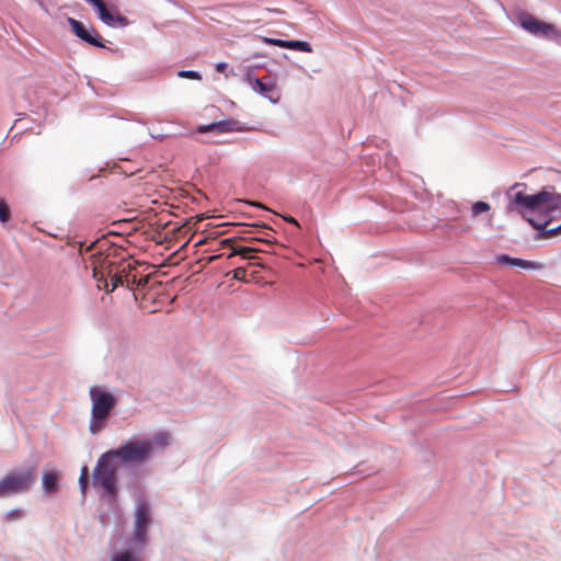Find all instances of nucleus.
I'll return each mask as SVG.
<instances>
[{
	"instance_id": "1",
	"label": "nucleus",
	"mask_w": 561,
	"mask_h": 561,
	"mask_svg": "<svg viewBox=\"0 0 561 561\" xmlns=\"http://www.w3.org/2000/svg\"><path fill=\"white\" fill-rule=\"evenodd\" d=\"M522 186L525 187L526 185L515 183L510 187L506 194L508 211H516L522 216L529 211L541 215L546 218L541 224H537L528 218L529 224L537 230H545L551 221L561 219V194L557 192L554 186H545L536 194L516 191V188Z\"/></svg>"
},
{
	"instance_id": "2",
	"label": "nucleus",
	"mask_w": 561,
	"mask_h": 561,
	"mask_svg": "<svg viewBox=\"0 0 561 561\" xmlns=\"http://www.w3.org/2000/svg\"><path fill=\"white\" fill-rule=\"evenodd\" d=\"M91 256V263L87 267H91L92 276L96 279L99 289L111 293L119 285H124V282L129 283L128 275L125 274V266L121 267L102 253L99 255L92 254Z\"/></svg>"
},
{
	"instance_id": "3",
	"label": "nucleus",
	"mask_w": 561,
	"mask_h": 561,
	"mask_svg": "<svg viewBox=\"0 0 561 561\" xmlns=\"http://www.w3.org/2000/svg\"><path fill=\"white\" fill-rule=\"evenodd\" d=\"M89 394L92 400L90 431L95 434L103 428L104 421L116 404V398L98 386L91 387Z\"/></svg>"
},
{
	"instance_id": "4",
	"label": "nucleus",
	"mask_w": 561,
	"mask_h": 561,
	"mask_svg": "<svg viewBox=\"0 0 561 561\" xmlns=\"http://www.w3.org/2000/svg\"><path fill=\"white\" fill-rule=\"evenodd\" d=\"M36 480V468L14 470L0 480V497H7L30 491Z\"/></svg>"
},
{
	"instance_id": "5",
	"label": "nucleus",
	"mask_w": 561,
	"mask_h": 561,
	"mask_svg": "<svg viewBox=\"0 0 561 561\" xmlns=\"http://www.w3.org/2000/svg\"><path fill=\"white\" fill-rule=\"evenodd\" d=\"M117 466L114 458L106 451L98 461L93 471V484L102 488L106 494L115 497L117 494Z\"/></svg>"
},
{
	"instance_id": "6",
	"label": "nucleus",
	"mask_w": 561,
	"mask_h": 561,
	"mask_svg": "<svg viewBox=\"0 0 561 561\" xmlns=\"http://www.w3.org/2000/svg\"><path fill=\"white\" fill-rule=\"evenodd\" d=\"M152 443L148 439L127 442L117 449L107 451L114 460L117 458L125 463L142 462L150 455Z\"/></svg>"
},
{
	"instance_id": "7",
	"label": "nucleus",
	"mask_w": 561,
	"mask_h": 561,
	"mask_svg": "<svg viewBox=\"0 0 561 561\" xmlns=\"http://www.w3.org/2000/svg\"><path fill=\"white\" fill-rule=\"evenodd\" d=\"M519 23L525 31L536 36H543L549 39H556L561 36V33L553 24L540 21L528 13L520 15Z\"/></svg>"
},
{
	"instance_id": "8",
	"label": "nucleus",
	"mask_w": 561,
	"mask_h": 561,
	"mask_svg": "<svg viewBox=\"0 0 561 561\" xmlns=\"http://www.w3.org/2000/svg\"><path fill=\"white\" fill-rule=\"evenodd\" d=\"M248 84L257 93L265 96L273 103H277L280 98L276 81L271 77L255 78L247 77Z\"/></svg>"
},
{
	"instance_id": "9",
	"label": "nucleus",
	"mask_w": 561,
	"mask_h": 561,
	"mask_svg": "<svg viewBox=\"0 0 561 561\" xmlns=\"http://www.w3.org/2000/svg\"><path fill=\"white\" fill-rule=\"evenodd\" d=\"M150 522V505L147 502H139L135 513V540L141 546L146 542Z\"/></svg>"
},
{
	"instance_id": "10",
	"label": "nucleus",
	"mask_w": 561,
	"mask_h": 561,
	"mask_svg": "<svg viewBox=\"0 0 561 561\" xmlns=\"http://www.w3.org/2000/svg\"><path fill=\"white\" fill-rule=\"evenodd\" d=\"M68 23L72 30V32L82 41L95 46V47H104V44L100 41L99 32L95 28L88 31L83 23L73 19L68 18Z\"/></svg>"
},
{
	"instance_id": "11",
	"label": "nucleus",
	"mask_w": 561,
	"mask_h": 561,
	"mask_svg": "<svg viewBox=\"0 0 561 561\" xmlns=\"http://www.w3.org/2000/svg\"><path fill=\"white\" fill-rule=\"evenodd\" d=\"M230 122H216L208 125H201L197 127L198 133H207V131H216V133H227L231 130Z\"/></svg>"
},
{
	"instance_id": "12",
	"label": "nucleus",
	"mask_w": 561,
	"mask_h": 561,
	"mask_svg": "<svg viewBox=\"0 0 561 561\" xmlns=\"http://www.w3.org/2000/svg\"><path fill=\"white\" fill-rule=\"evenodd\" d=\"M501 262L510 263L511 265L518 266L526 270H535L540 266V264L533 262V261H526L522 259H514L510 257L508 255H502L500 257Z\"/></svg>"
},
{
	"instance_id": "13",
	"label": "nucleus",
	"mask_w": 561,
	"mask_h": 561,
	"mask_svg": "<svg viewBox=\"0 0 561 561\" xmlns=\"http://www.w3.org/2000/svg\"><path fill=\"white\" fill-rule=\"evenodd\" d=\"M43 488L48 493H54L58 486V474L55 471L43 473Z\"/></svg>"
},
{
	"instance_id": "14",
	"label": "nucleus",
	"mask_w": 561,
	"mask_h": 561,
	"mask_svg": "<svg viewBox=\"0 0 561 561\" xmlns=\"http://www.w3.org/2000/svg\"><path fill=\"white\" fill-rule=\"evenodd\" d=\"M254 252H257V249L250 248V247H234V248H232V252L229 255V257H231L233 255H240L243 259H249V260L250 259H255V256L251 255Z\"/></svg>"
},
{
	"instance_id": "15",
	"label": "nucleus",
	"mask_w": 561,
	"mask_h": 561,
	"mask_svg": "<svg viewBox=\"0 0 561 561\" xmlns=\"http://www.w3.org/2000/svg\"><path fill=\"white\" fill-rule=\"evenodd\" d=\"M490 209H491V206L489 203L483 202V201L474 202L471 206V216H472V218H476L483 213H488Z\"/></svg>"
},
{
	"instance_id": "16",
	"label": "nucleus",
	"mask_w": 561,
	"mask_h": 561,
	"mask_svg": "<svg viewBox=\"0 0 561 561\" xmlns=\"http://www.w3.org/2000/svg\"><path fill=\"white\" fill-rule=\"evenodd\" d=\"M287 48L300 50V51H305V53H310L312 50L309 43L301 42V41H289Z\"/></svg>"
},
{
	"instance_id": "17",
	"label": "nucleus",
	"mask_w": 561,
	"mask_h": 561,
	"mask_svg": "<svg viewBox=\"0 0 561 561\" xmlns=\"http://www.w3.org/2000/svg\"><path fill=\"white\" fill-rule=\"evenodd\" d=\"M88 480H89V468L87 466H83L81 468V473L79 478V484L80 489L83 495H85L87 488H88Z\"/></svg>"
},
{
	"instance_id": "18",
	"label": "nucleus",
	"mask_w": 561,
	"mask_h": 561,
	"mask_svg": "<svg viewBox=\"0 0 561 561\" xmlns=\"http://www.w3.org/2000/svg\"><path fill=\"white\" fill-rule=\"evenodd\" d=\"M11 218V211L5 201H0V221L5 224Z\"/></svg>"
},
{
	"instance_id": "19",
	"label": "nucleus",
	"mask_w": 561,
	"mask_h": 561,
	"mask_svg": "<svg viewBox=\"0 0 561 561\" xmlns=\"http://www.w3.org/2000/svg\"><path fill=\"white\" fill-rule=\"evenodd\" d=\"M24 512L21 508H13L7 512L4 518L7 522L12 523L23 518Z\"/></svg>"
},
{
	"instance_id": "20",
	"label": "nucleus",
	"mask_w": 561,
	"mask_h": 561,
	"mask_svg": "<svg viewBox=\"0 0 561 561\" xmlns=\"http://www.w3.org/2000/svg\"><path fill=\"white\" fill-rule=\"evenodd\" d=\"M112 561H136V557L128 550L115 553L111 558Z\"/></svg>"
},
{
	"instance_id": "21",
	"label": "nucleus",
	"mask_w": 561,
	"mask_h": 561,
	"mask_svg": "<svg viewBox=\"0 0 561 561\" xmlns=\"http://www.w3.org/2000/svg\"><path fill=\"white\" fill-rule=\"evenodd\" d=\"M232 277L237 280H240V282H249L248 279V272H247V268L244 267H237L233 270L232 272Z\"/></svg>"
},
{
	"instance_id": "22",
	"label": "nucleus",
	"mask_w": 561,
	"mask_h": 561,
	"mask_svg": "<svg viewBox=\"0 0 561 561\" xmlns=\"http://www.w3.org/2000/svg\"><path fill=\"white\" fill-rule=\"evenodd\" d=\"M178 76L180 78L193 79V80H199L202 78L198 72L193 71V70H181L178 72Z\"/></svg>"
},
{
	"instance_id": "23",
	"label": "nucleus",
	"mask_w": 561,
	"mask_h": 561,
	"mask_svg": "<svg viewBox=\"0 0 561 561\" xmlns=\"http://www.w3.org/2000/svg\"><path fill=\"white\" fill-rule=\"evenodd\" d=\"M154 444H157L160 447H164L168 445V435L165 434H158L153 438Z\"/></svg>"
},
{
	"instance_id": "24",
	"label": "nucleus",
	"mask_w": 561,
	"mask_h": 561,
	"mask_svg": "<svg viewBox=\"0 0 561 561\" xmlns=\"http://www.w3.org/2000/svg\"><path fill=\"white\" fill-rule=\"evenodd\" d=\"M560 233H561V224L558 227H556V228L546 230L543 236L546 238H551V237H554V236L560 234Z\"/></svg>"
},
{
	"instance_id": "25",
	"label": "nucleus",
	"mask_w": 561,
	"mask_h": 561,
	"mask_svg": "<svg viewBox=\"0 0 561 561\" xmlns=\"http://www.w3.org/2000/svg\"><path fill=\"white\" fill-rule=\"evenodd\" d=\"M268 42H270L271 44H273V45L278 46V47L287 48V45H288V42H289V41H284V39H270Z\"/></svg>"
},
{
	"instance_id": "26",
	"label": "nucleus",
	"mask_w": 561,
	"mask_h": 561,
	"mask_svg": "<svg viewBox=\"0 0 561 561\" xmlns=\"http://www.w3.org/2000/svg\"><path fill=\"white\" fill-rule=\"evenodd\" d=\"M284 220L299 227L298 221L291 216H283Z\"/></svg>"
},
{
	"instance_id": "27",
	"label": "nucleus",
	"mask_w": 561,
	"mask_h": 561,
	"mask_svg": "<svg viewBox=\"0 0 561 561\" xmlns=\"http://www.w3.org/2000/svg\"><path fill=\"white\" fill-rule=\"evenodd\" d=\"M226 68H227V64H225V62H220V64L216 65V70L218 72H224L226 70Z\"/></svg>"
},
{
	"instance_id": "28",
	"label": "nucleus",
	"mask_w": 561,
	"mask_h": 561,
	"mask_svg": "<svg viewBox=\"0 0 561 561\" xmlns=\"http://www.w3.org/2000/svg\"><path fill=\"white\" fill-rule=\"evenodd\" d=\"M231 242H232V239H226V240L222 241L224 244H229Z\"/></svg>"
},
{
	"instance_id": "29",
	"label": "nucleus",
	"mask_w": 561,
	"mask_h": 561,
	"mask_svg": "<svg viewBox=\"0 0 561 561\" xmlns=\"http://www.w3.org/2000/svg\"><path fill=\"white\" fill-rule=\"evenodd\" d=\"M255 240H257V241H262V242H268V240H266V239H262V238H256Z\"/></svg>"
},
{
	"instance_id": "30",
	"label": "nucleus",
	"mask_w": 561,
	"mask_h": 561,
	"mask_svg": "<svg viewBox=\"0 0 561 561\" xmlns=\"http://www.w3.org/2000/svg\"><path fill=\"white\" fill-rule=\"evenodd\" d=\"M253 205L256 207H263L260 203H253Z\"/></svg>"
},
{
	"instance_id": "31",
	"label": "nucleus",
	"mask_w": 561,
	"mask_h": 561,
	"mask_svg": "<svg viewBox=\"0 0 561 561\" xmlns=\"http://www.w3.org/2000/svg\"><path fill=\"white\" fill-rule=\"evenodd\" d=\"M141 282L146 283V282H147V278H141V279L139 280V284H140Z\"/></svg>"
}]
</instances>
